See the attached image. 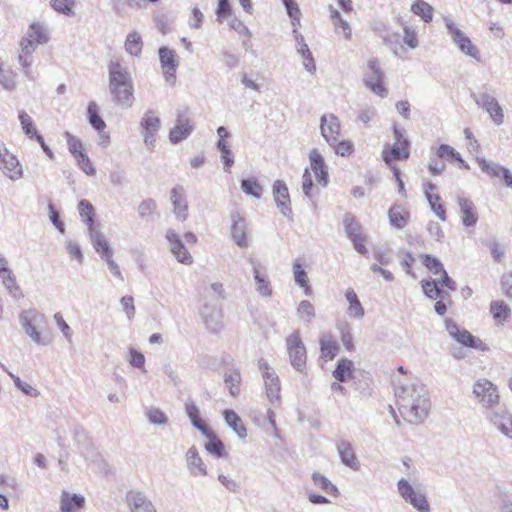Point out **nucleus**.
I'll return each mask as SVG.
<instances>
[{
    "mask_svg": "<svg viewBox=\"0 0 512 512\" xmlns=\"http://www.w3.org/2000/svg\"><path fill=\"white\" fill-rule=\"evenodd\" d=\"M486 418L499 433L512 439V413L505 406L492 409Z\"/></svg>",
    "mask_w": 512,
    "mask_h": 512,
    "instance_id": "obj_10",
    "label": "nucleus"
},
{
    "mask_svg": "<svg viewBox=\"0 0 512 512\" xmlns=\"http://www.w3.org/2000/svg\"><path fill=\"white\" fill-rule=\"evenodd\" d=\"M158 55L166 82L173 84L176 79L175 72L178 67L176 52L173 49L163 46L159 48Z\"/></svg>",
    "mask_w": 512,
    "mask_h": 512,
    "instance_id": "obj_15",
    "label": "nucleus"
},
{
    "mask_svg": "<svg viewBox=\"0 0 512 512\" xmlns=\"http://www.w3.org/2000/svg\"><path fill=\"white\" fill-rule=\"evenodd\" d=\"M65 248L70 258L75 260L78 265H82L84 263V255L80 245L73 240H67L65 243Z\"/></svg>",
    "mask_w": 512,
    "mask_h": 512,
    "instance_id": "obj_60",
    "label": "nucleus"
},
{
    "mask_svg": "<svg viewBox=\"0 0 512 512\" xmlns=\"http://www.w3.org/2000/svg\"><path fill=\"white\" fill-rule=\"evenodd\" d=\"M399 411L409 423L420 424L431 407L428 390L418 380L409 381L396 389Z\"/></svg>",
    "mask_w": 512,
    "mask_h": 512,
    "instance_id": "obj_1",
    "label": "nucleus"
},
{
    "mask_svg": "<svg viewBox=\"0 0 512 512\" xmlns=\"http://www.w3.org/2000/svg\"><path fill=\"white\" fill-rule=\"evenodd\" d=\"M147 419L150 424L157 426H166L168 424L167 415L159 408L151 407L146 412Z\"/></svg>",
    "mask_w": 512,
    "mask_h": 512,
    "instance_id": "obj_55",
    "label": "nucleus"
},
{
    "mask_svg": "<svg viewBox=\"0 0 512 512\" xmlns=\"http://www.w3.org/2000/svg\"><path fill=\"white\" fill-rule=\"evenodd\" d=\"M253 278L255 281V289L258 294L262 297H270L272 296L273 289L271 286V282L269 281L267 275L262 273L257 267L254 269Z\"/></svg>",
    "mask_w": 512,
    "mask_h": 512,
    "instance_id": "obj_38",
    "label": "nucleus"
},
{
    "mask_svg": "<svg viewBox=\"0 0 512 512\" xmlns=\"http://www.w3.org/2000/svg\"><path fill=\"white\" fill-rule=\"evenodd\" d=\"M0 277L2 278V282H3L4 286L7 288V290L9 291V294L13 298L20 299L24 296L20 287L18 286L15 276L12 274V272L2 275Z\"/></svg>",
    "mask_w": 512,
    "mask_h": 512,
    "instance_id": "obj_52",
    "label": "nucleus"
},
{
    "mask_svg": "<svg viewBox=\"0 0 512 512\" xmlns=\"http://www.w3.org/2000/svg\"><path fill=\"white\" fill-rule=\"evenodd\" d=\"M209 441L205 444V449L211 455L221 458L224 454V444L217 436L209 429V433L204 435Z\"/></svg>",
    "mask_w": 512,
    "mask_h": 512,
    "instance_id": "obj_46",
    "label": "nucleus"
},
{
    "mask_svg": "<svg viewBox=\"0 0 512 512\" xmlns=\"http://www.w3.org/2000/svg\"><path fill=\"white\" fill-rule=\"evenodd\" d=\"M423 292L430 299L443 298V291L439 287V282L434 279L421 281Z\"/></svg>",
    "mask_w": 512,
    "mask_h": 512,
    "instance_id": "obj_50",
    "label": "nucleus"
},
{
    "mask_svg": "<svg viewBox=\"0 0 512 512\" xmlns=\"http://www.w3.org/2000/svg\"><path fill=\"white\" fill-rule=\"evenodd\" d=\"M169 199L173 206V213L177 221L183 222L188 216V203L186 191L182 185H175L169 192Z\"/></svg>",
    "mask_w": 512,
    "mask_h": 512,
    "instance_id": "obj_16",
    "label": "nucleus"
},
{
    "mask_svg": "<svg viewBox=\"0 0 512 512\" xmlns=\"http://www.w3.org/2000/svg\"><path fill=\"white\" fill-rule=\"evenodd\" d=\"M390 224H400L409 220V213L400 205H395L389 210Z\"/></svg>",
    "mask_w": 512,
    "mask_h": 512,
    "instance_id": "obj_59",
    "label": "nucleus"
},
{
    "mask_svg": "<svg viewBox=\"0 0 512 512\" xmlns=\"http://www.w3.org/2000/svg\"><path fill=\"white\" fill-rule=\"evenodd\" d=\"M476 162L483 173L498 179H500L506 169L499 163L487 160L484 157H476Z\"/></svg>",
    "mask_w": 512,
    "mask_h": 512,
    "instance_id": "obj_39",
    "label": "nucleus"
},
{
    "mask_svg": "<svg viewBox=\"0 0 512 512\" xmlns=\"http://www.w3.org/2000/svg\"><path fill=\"white\" fill-rule=\"evenodd\" d=\"M320 133L328 144H336L341 136L340 119L332 113L323 114L320 118Z\"/></svg>",
    "mask_w": 512,
    "mask_h": 512,
    "instance_id": "obj_14",
    "label": "nucleus"
},
{
    "mask_svg": "<svg viewBox=\"0 0 512 512\" xmlns=\"http://www.w3.org/2000/svg\"><path fill=\"white\" fill-rule=\"evenodd\" d=\"M408 503L411 504L419 512H430V505L426 496L419 491L409 500Z\"/></svg>",
    "mask_w": 512,
    "mask_h": 512,
    "instance_id": "obj_64",
    "label": "nucleus"
},
{
    "mask_svg": "<svg viewBox=\"0 0 512 512\" xmlns=\"http://www.w3.org/2000/svg\"><path fill=\"white\" fill-rule=\"evenodd\" d=\"M383 42L390 49V51L398 58H404L406 49L400 42V35L397 32L388 33L383 37Z\"/></svg>",
    "mask_w": 512,
    "mask_h": 512,
    "instance_id": "obj_41",
    "label": "nucleus"
},
{
    "mask_svg": "<svg viewBox=\"0 0 512 512\" xmlns=\"http://www.w3.org/2000/svg\"><path fill=\"white\" fill-rule=\"evenodd\" d=\"M286 347L291 365L302 372L306 366L307 354L299 331H294L286 338Z\"/></svg>",
    "mask_w": 512,
    "mask_h": 512,
    "instance_id": "obj_8",
    "label": "nucleus"
},
{
    "mask_svg": "<svg viewBox=\"0 0 512 512\" xmlns=\"http://www.w3.org/2000/svg\"><path fill=\"white\" fill-rule=\"evenodd\" d=\"M88 231L91 238V242L96 252L99 253L103 259L107 257V255H111L108 241L106 240L104 235H102L97 229L93 228L92 226L89 227Z\"/></svg>",
    "mask_w": 512,
    "mask_h": 512,
    "instance_id": "obj_34",
    "label": "nucleus"
},
{
    "mask_svg": "<svg viewBox=\"0 0 512 512\" xmlns=\"http://www.w3.org/2000/svg\"><path fill=\"white\" fill-rule=\"evenodd\" d=\"M274 202L284 216L291 214V200L286 183L282 180H276L273 184Z\"/></svg>",
    "mask_w": 512,
    "mask_h": 512,
    "instance_id": "obj_17",
    "label": "nucleus"
},
{
    "mask_svg": "<svg viewBox=\"0 0 512 512\" xmlns=\"http://www.w3.org/2000/svg\"><path fill=\"white\" fill-rule=\"evenodd\" d=\"M224 419L226 424L238 435L239 438L244 439L247 436V430L241 418L233 410L224 411Z\"/></svg>",
    "mask_w": 512,
    "mask_h": 512,
    "instance_id": "obj_37",
    "label": "nucleus"
},
{
    "mask_svg": "<svg viewBox=\"0 0 512 512\" xmlns=\"http://www.w3.org/2000/svg\"><path fill=\"white\" fill-rule=\"evenodd\" d=\"M490 313L496 325H504L510 318V308L504 301H493L490 304Z\"/></svg>",
    "mask_w": 512,
    "mask_h": 512,
    "instance_id": "obj_36",
    "label": "nucleus"
},
{
    "mask_svg": "<svg viewBox=\"0 0 512 512\" xmlns=\"http://www.w3.org/2000/svg\"><path fill=\"white\" fill-rule=\"evenodd\" d=\"M353 362L349 359H340L333 371V377L338 382H345L352 377Z\"/></svg>",
    "mask_w": 512,
    "mask_h": 512,
    "instance_id": "obj_44",
    "label": "nucleus"
},
{
    "mask_svg": "<svg viewBox=\"0 0 512 512\" xmlns=\"http://www.w3.org/2000/svg\"><path fill=\"white\" fill-rule=\"evenodd\" d=\"M157 205L153 199H146L142 201L138 207V213L142 220L150 221Z\"/></svg>",
    "mask_w": 512,
    "mask_h": 512,
    "instance_id": "obj_61",
    "label": "nucleus"
},
{
    "mask_svg": "<svg viewBox=\"0 0 512 512\" xmlns=\"http://www.w3.org/2000/svg\"><path fill=\"white\" fill-rule=\"evenodd\" d=\"M329 11L335 31L342 34L346 40H351L352 30L349 23L341 17L339 11H337L332 5L329 6Z\"/></svg>",
    "mask_w": 512,
    "mask_h": 512,
    "instance_id": "obj_33",
    "label": "nucleus"
},
{
    "mask_svg": "<svg viewBox=\"0 0 512 512\" xmlns=\"http://www.w3.org/2000/svg\"><path fill=\"white\" fill-rule=\"evenodd\" d=\"M297 316L305 323H310L315 317V308L310 301L303 300L299 302L296 308Z\"/></svg>",
    "mask_w": 512,
    "mask_h": 512,
    "instance_id": "obj_49",
    "label": "nucleus"
},
{
    "mask_svg": "<svg viewBox=\"0 0 512 512\" xmlns=\"http://www.w3.org/2000/svg\"><path fill=\"white\" fill-rule=\"evenodd\" d=\"M78 211L85 224H94V208L88 200L79 202Z\"/></svg>",
    "mask_w": 512,
    "mask_h": 512,
    "instance_id": "obj_58",
    "label": "nucleus"
},
{
    "mask_svg": "<svg viewBox=\"0 0 512 512\" xmlns=\"http://www.w3.org/2000/svg\"><path fill=\"white\" fill-rule=\"evenodd\" d=\"M411 11L421 17L425 23H429L433 19V8L430 4L423 0H415L411 5Z\"/></svg>",
    "mask_w": 512,
    "mask_h": 512,
    "instance_id": "obj_45",
    "label": "nucleus"
},
{
    "mask_svg": "<svg viewBox=\"0 0 512 512\" xmlns=\"http://www.w3.org/2000/svg\"><path fill=\"white\" fill-rule=\"evenodd\" d=\"M476 103L479 106H482L490 114L492 120L497 125H501L503 123V110L494 96L488 93H483L480 95Z\"/></svg>",
    "mask_w": 512,
    "mask_h": 512,
    "instance_id": "obj_21",
    "label": "nucleus"
},
{
    "mask_svg": "<svg viewBox=\"0 0 512 512\" xmlns=\"http://www.w3.org/2000/svg\"><path fill=\"white\" fill-rule=\"evenodd\" d=\"M345 297L349 302V316L354 317L356 319H361L364 316L365 312L355 291L353 289H348L345 293Z\"/></svg>",
    "mask_w": 512,
    "mask_h": 512,
    "instance_id": "obj_42",
    "label": "nucleus"
},
{
    "mask_svg": "<svg viewBox=\"0 0 512 512\" xmlns=\"http://www.w3.org/2000/svg\"><path fill=\"white\" fill-rule=\"evenodd\" d=\"M225 20H227L229 27L240 36H245L246 38L251 37L252 34L249 28L236 15L233 14Z\"/></svg>",
    "mask_w": 512,
    "mask_h": 512,
    "instance_id": "obj_57",
    "label": "nucleus"
},
{
    "mask_svg": "<svg viewBox=\"0 0 512 512\" xmlns=\"http://www.w3.org/2000/svg\"><path fill=\"white\" fill-rule=\"evenodd\" d=\"M364 83L376 95L382 98L388 95V90L384 85V74H366Z\"/></svg>",
    "mask_w": 512,
    "mask_h": 512,
    "instance_id": "obj_32",
    "label": "nucleus"
},
{
    "mask_svg": "<svg viewBox=\"0 0 512 512\" xmlns=\"http://www.w3.org/2000/svg\"><path fill=\"white\" fill-rule=\"evenodd\" d=\"M457 203L460 209V215L463 224H476L478 217L476 214L475 205L470 199L459 196Z\"/></svg>",
    "mask_w": 512,
    "mask_h": 512,
    "instance_id": "obj_28",
    "label": "nucleus"
},
{
    "mask_svg": "<svg viewBox=\"0 0 512 512\" xmlns=\"http://www.w3.org/2000/svg\"><path fill=\"white\" fill-rule=\"evenodd\" d=\"M241 190L245 195L257 200L260 199L263 194L262 185L254 177L243 179L241 181Z\"/></svg>",
    "mask_w": 512,
    "mask_h": 512,
    "instance_id": "obj_43",
    "label": "nucleus"
},
{
    "mask_svg": "<svg viewBox=\"0 0 512 512\" xmlns=\"http://www.w3.org/2000/svg\"><path fill=\"white\" fill-rule=\"evenodd\" d=\"M166 238L170 243V251L176 259L182 264H191L193 262L192 256L184 247L182 239L173 230H168Z\"/></svg>",
    "mask_w": 512,
    "mask_h": 512,
    "instance_id": "obj_20",
    "label": "nucleus"
},
{
    "mask_svg": "<svg viewBox=\"0 0 512 512\" xmlns=\"http://www.w3.org/2000/svg\"><path fill=\"white\" fill-rule=\"evenodd\" d=\"M241 373L238 369L228 368L224 372V383L232 397L240 394Z\"/></svg>",
    "mask_w": 512,
    "mask_h": 512,
    "instance_id": "obj_29",
    "label": "nucleus"
},
{
    "mask_svg": "<svg viewBox=\"0 0 512 512\" xmlns=\"http://www.w3.org/2000/svg\"><path fill=\"white\" fill-rule=\"evenodd\" d=\"M194 126L190 118L188 108L177 109L176 122L169 132V140L172 144H178L188 138L193 132Z\"/></svg>",
    "mask_w": 512,
    "mask_h": 512,
    "instance_id": "obj_9",
    "label": "nucleus"
},
{
    "mask_svg": "<svg viewBox=\"0 0 512 512\" xmlns=\"http://www.w3.org/2000/svg\"><path fill=\"white\" fill-rule=\"evenodd\" d=\"M436 155L440 159H452L458 162L461 168H470L469 165L462 159L461 155L453 147L447 144H441L436 151Z\"/></svg>",
    "mask_w": 512,
    "mask_h": 512,
    "instance_id": "obj_40",
    "label": "nucleus"
},
{
    "mask_svg": "<svg viewBox=\"0 0 512 512\" xmlns=\"http://www.w3.org/2000/svg\"><path fill=\"white\" fill-rule=\"evenodd\" d=\"M312 480L314 484L318 486L320 489H322L324 492L332 494L334 496H338V488L324 475L320 473H313Z\"/></svg>",
    "mask_w": 512,
    "mask_h": 512,
    "instance_id": "obj_51",
    "label": "nucleus"
},
{
    "mask_svg": "<svg viewBox=\"0 0 512 512\" xmlns=\"http://www.w3.org/2000/svg\"><path fill=\"white\" fill-rule=\"evenodd\" d=\"M258 367L264 381L267 398L272 404L280 400V380L275 370L271 368L268 362L261 358L258 360Z\"/></svg>",
    "mask_w": 512,
    "mask_h": 512,
    "instance_id": "obj_7",
    "label": "nucleus"
},
{
    "mask_svg": "<svg viewBox=\"0 0 512 512\" xmlns=\"http://www.w3.org/2000/svg\"><path fill=\"white\" fill-rule=\"evenodd\" d=\"M337 452L342 464L354 471L359 470L360 462L358 461L350 442L344 440L339 441L337 443Z\"/></svg>",
    "mask_w": 512,
    "mask_h": 512,
    "instance_id": "obj_24",
    "label": "nucleus"
},
{
    "mask_svg": "<svg viewBox=\"0 0 512 512\" xmlns=\"http://www.w3.org/2000/svg\"><path fill=\"white\" fill-rule=\"evenodd\" d=\"M397 488L400 496L406 501L409 502V500L416 495L418 491H416L410 483L404 479L401 478L397 483Z\"/></svg>",
    "mask_w": 512,
    "mask_h": 512,
    "instance_id": "obj_63",
    "label": "nucleus"
},
{
    "mask_svg": "<svg viewBox=\"0 0 512 512\" xmlns=\"http://www.w3.org/2000/svg\"><path fill=\"white\" fill-rule=\"evenodd\" d=\"M444 24L452 42L459 51L465 56L479 62L480 52L465 32H463L450 17H444Z\"/></svg>",
    "mask_w": 512,
    "mask_h": 512,
    "instance_id": "obj_3",
    "label": "nucleus"
},
{
    "mask_svg": "<svg viewBox=\"0 0 512 512\" xmlns=\"http://www.w3.org/2000/svg\"><path fill=\"white\" fill-rule=\"evenodd\" d=\"M130 494V512H157L153 503L144 493L136 491Z\"/></svg>",
    "mask_w": 512,
    "mask_h": 512,
    "instance_id": "obj_27",
    "label": "nucleus"
},
{
    "mask_svg": "<svg viewBox=\"0 0 512 512\" xmlns=\"http://www.w3.org/2000/svg\"><path fill=\"white\" fill-rule=\"evenodd\" d=\"M0 170L9 179L16 181L23 175L22 166L17 157L0 141Z\"/></svg>",
    "mask_w": 512,
    "mask_h": 512,
    "instance_id": "obj_11",
    "label": "nucleus"
},
{
    "mask_svg": "<svg viewBox=\"0 0 512 512\" xmlns=\"http://www.w3.org/2000/svg\"><path fill=\"white\" fill-rule=\"evenodd\" d=\"M309 162L312 172L315 174L316 181L323 187L329 182L328 167L324 157L317 149H312L309 153Z\"/></svg>",
    "mask_w": 512,
    "mask_h": 512,
    "instance_id": "obj_19",
    "label": "nucleus"
},
{
    "mask_svg": "<svg viewBox=\"0 0 512 512\" xmlns=\"http://www.w3.org/2000/svg\"><path fill=\"white\" fill-rule=\"evenodd\" d=\"M320 350L322 357L332 360L339 351V346L333 339L331 333H323L320 337Z\"/></svg>",
    "mask_w": 512,
    "mask_h": 512,
    "instance_id": "obj_35",
    "label": "nucleus"
},
{
    "mask_svg": "<svg viewBox=\"0 0 512 512\" xmlns=\"http://www.w3.org/2000/svg\"><path fill=\"white\" fill-rule=\"evenodd\" d=\"M26 36L34 39L38 44H45L49 40L45 27L39 23H32L26 33Z\"/></svg>",
    "mask_w": 512,
    "mask_h": 512,
    "instance_id": "obj_48",
    "label": "nucleus"
},
{
    "mask_svg": "<svg viewBox=\"0 0 512 512\" xmlns=\"http://www.w3.org/2000/svg\"><path fill=\"white\" fill-rule=\"evenodd\" d=\"M185 412L191 421V424L197 430H199L203 435H207L209 433V428L200 417V409L193 400L188 399L185 402Z\"/></svg>",
    "mask_w": 512,
    "mask_h": 512,
    "instance_id": "obj_26",
    "label": "nucleus"
},
{
    "mask_svg": "<svg viewBox=\"0 0 512 512\" xmlns=\"http://www.w3.org/2000/svg\"><path fill=\"white\" fill-rule=\"evenodd\" d=\"M409 157V142H395L391 148L385 147L382 151L383 161L391 168L395 166L393 160H405Z\"/></svg>",
    "mask_w": 512,
    "mask_h": 512,
    "instance_id": "obj_23",
    "label": "nucleus"
},
{
    "mask_svg": "<svg viewBox=\"0 0 512 512\" xmlns=\"http://www.w3.org/2000/svg\"><path fill=\"white\" fill-rule=\"evenodd\" d=\"M88 120L90 125L97 131H102L106 127L105 122L99 115V108L95 102H90L87 108Z\"/></svg>",
    "mask_w": 512,
    "mask_h": 512,
    "instance_id": "obj_47",
    "label": "nucleus"
},
{
    "mask_svg": "<svg viewBox=\"0 0 512 512\" xmlns=\"http://www.w3.org/2000/svg\"><path fill=\"white\" fill-rule=\"evenodd\" d=\"M377 115V111L375 107L371 105H364L360 108L358 112L357 119L360 121L366 128L371 127V122Z\"/></svg>",
    "mask_w": 512,
    "mask_h": 512,
    "instance_id": "obj_56",
    "label": "nucleus"
},
{
    "mask_svg": "<svg viewBox=\"0 0 512 512\" xmlns=\"http://www.w3.org/2000/svg\"><path fill=\"white\" fill-rule=\"evenodd\" d=\"M345 233L353 243L354 249L360 254H366V237L361 231V226H346Z\"/></svg>",
    "mask_w": 512,
    "mask_h": 512,
    "instance_id": "obj_30",
    "label": "nucleus"
},
{
    "mask_svg": "<svg viewBox=\"0 0 512 512\" xmlns=\"http://www.w3.org/2000/svg\"><path fill=\"white\" fill-rule=\"evenodd\" d=\"M424 194L431 210L441 221H445V210L443 208L441 197L437 192V186L429 182L425 186Z\"/></svg>",
    "mask_w": 512,
    "mask_h": 512,
    "instance_id": "obj_25",
    "label": "nucleus"
},
{
    "mask_svg": "<svg viewBox=\"0 0 512 512\" xmlns=\"http://www.w3.org/2000/svg\"><path fill=\"white\" fill-rule=\"evenodd\" d=\"M19 322L25 333L38 345H46L38 329L45 323V316L35 308L23 310L19 314Z\"/></svg>",
    "mask_w": 512,
    "mask_h": 512,
    "instance_id": "obj_4",
    "label": "nucleus"
},
{
    "mask_svg": "<svg viewBox=\"0 0 512 512\" xmlns=\"http://www.w3.org/2000/svg\"><path fill=\"white\" fill-rule=\"evenodd\" d=\"M185 460L187 468L192 476H206L208 474L207 466L195 446H192L187 450Z\"/></svg>",
    "mask_w": 512,
    "mask_h": 512,
    "instance_id": "obj_22",
    "label": "nucleus"
},
{
    "mask_svg": "<svg viewBox=\"0 0 512 512\" xmlns=\"http://www.w3.org/2000/svg\"><path fill=\"white\" fill-rule=\"evenodd\" d=\"M162 126L160 117L155 110H147L140 121V134L145 147L152 151L157 142V134Z\"/></svg>",
    "mask_w": 512,
    "mask_h": 512,
    "instance_id": "obj_6",
    "label": "nucleus"
},
{
    "mask_svg": "<svg viewBox=\"0 0 512 512\" xmlns=\"http://www.w3.org/2000/svg\"><path fill=\"white\" fill-rule=\"evenodd\" d=\"M109 70V91L117 102L128 100V73L126 67L115 58L108 66Z\"/></svg>",
    "mask_w": 512,
    "mask_h": 512,
    "instance_id": "obj_2",
    "label": "nucleus"
},
{
    "mask_svg": "<svg viewBox=\"0 0 512 512\" xmlns=\"http://www.w3.org/2000/svg\"><path fill=\"white\" fill-rule=\"evenodd\" d=\"M403 42L410 49H416L419 46L418 35L412 26H404Z\"/></svg>",
    "mask_w": 512,
    "mask_h": 512,
    "instance_id": "obj_62",
    "label": "nucleus"
},
{
    "mask_svg": "<svg viewBox=\"0 0 512 512\" xmlns=\"http://www.w3.org/2000/svg\"><path fill=\"white\" fill-rule=\"evenodd\" d=\"M51 7L58 13L66 16H74L75 0H50Z\"/></svg>",
    "mask_w": 512,
    "mask_h": 512,
    "instance_id": "obj_54",
    "label": "nucleus"
},
{
    "mask_svg": "<svg viewBox=\"0 0 512 512\" xmlns=\"http://www.w3.org/2000/svg\"><path fill=\"white\" fill-rule=\"evenodd\" d=\"M473 394L483 408L492 410L499 406L500 394L498 388L486 378L475 381L473 384Z\"/></svg>",
    "mask_w": 512,
    "mask_h": 512,
    "instance_id": "obj_5",
    "label": "nucleus"
},
{
    "mask_svg": "<svg viewBox=\"0 0 512 512\" xmlns=\"http://www.w3.org/2000/svg\"><path fill=\"white\" fill-rule=\"evenodd\" d=\"M199 313L205 327L212 333H218L223 328V312L216 304L204 303Z\"/></svg>",
    "mask_w": 512,
    "mask_h": 512,
    "instance_id": "obj_12",
    "label": "nucleus"
},
{
    "mask_svg": "<svg viewBox=\"0 0 512 512\" xmlns=\"http://www.w3.org/2000/svg\"><path fill=\"white\" fill-rule=\"evenodd\" d=\"M445 327L449 335L458 343L481 351L486 350V345L467 330H460L457 324L450 319L445 321Z\"/></svg>",
    "mask_w": 512,
    "mask_h": 512,
    "instance_id": "obj_13",
    "label": "nucleus"
},
{
    "mask_svg": "<svg viewBox=\"0 0 512 512\" xmlns=\"http://www.w3.org/2000/svg\"><path fill=\"white\" fill-rule=\"evenodd\" d=\"M18 118L20 120L22 130L26 136L33 139L36 137V135H39V133L37 132V130L34 126V122H33L32 118L27 114V112L20 111Z\"/></svg>",
    "mask_w": 512,
    "mask_h": 512,
    "instance_id": "obj_53",
    "label": "nucleus"
},
{
    "mask_svg": "<svg viewBox=\"0 0 512 512\" xmlns=\"http://www.w3.org/2000/svg\"><path fill=\"white\" fill-rule=\"evenodd\" d=\"M292 34L295 40L296 51L303 59V66L305 70L310 74H314L316 71V64L312 53L305 42L304 36L298 31V29H293Z\"/></svg>",
    "mask_w": 512,
    "mask_h": 512,
    "instance_id": "obj_18",
    "label": "nucleus"
},
{
    "mask_svg": "<svg viewBox=\"0 0 512 512\" xmlns=\"http://www.w3.org/2000/svg\"><path fill=\"white\" fill-rule=\"evenodd\" d=\"M84 505V497L77 494H70L66 491L62 492L60 509L62 512H76Z\"/></svg>",
    "mask_w": 512,
    "mask_h": 512,
    "instance_id": "obj_31",
    "label": "nucleus"
}]
</instances>
